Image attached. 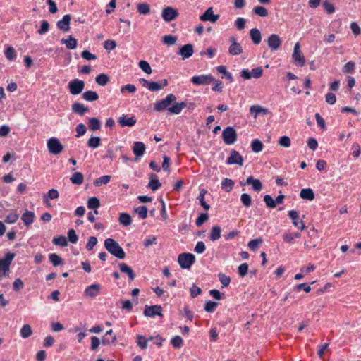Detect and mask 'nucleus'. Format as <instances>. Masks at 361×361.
Instances as JSON below:
<instances>
[{
    "instance_id": "nucleus-1",
    "label": "nucleus",
    "mask_w": 361,
    "mask_h": 361,
    "mask_svg": "<svg viewBox=\"0 0 361 361\" xmlns=\"http://www.w3.org/2000/svg\"><path fill=\"white\" fill-rule=\"evenodd\" d=\"M104 247L106 250L118 259H123L126 253L119 244L113 238H106L104 240Z\"/></svg>"
},
{
    "instance_id": "nucleus-2",
    "label": "nucleus",
    "mask_w": 361,
    "mask_h": 361,
    "mask_svg": "<svg viewBox=\"0 0 361 361\" xmlns=\"http://www.w3.org/2000/svg\"><path fill=\"white\" fill-rule=\"evenodd\" d=\"M15 257V254L8 252L4 259H0V279L3 276H8L10 271V265Z\"/></svg>"
},
{
    "instance_id": "nucleus-3",
    "label": "nucleus",
    "mask_w": 361,
    "mask_h": 361,
    "mask_svg": "<svg viewBox=\"0 0 361 361\" xmlns=\"http://www.w3.org/2000/svg\"><path fill=\"white\" fill-rule=\"evenodd\" d=\"M177 99L176 97L173 94H168L165 99H161L154 104V109L156 111H162L165 109H168L170 106L176 102Z\"/></svg>"
},
{
    "instance_id": "nucleus-4",
    "label": "nucleus",
    "mask_w": 361,
    "mask_h": 361,
    "mask_svg": "<svg viewBox=\"0 0 361 361\" xmlns=\"http://www.w3.org/2000/svg\"><path fill=\"white\" fill-rule=\"evenodd\" d=\"M195 261V256L192 253H181L178 257V262L182 269H189Z\"/></svg>"
},
{
    "instance_id": "nucleus-5",
    "label": "nucleus",
    "mask_w": 361,
    "mask_h": 361,
    "mask_svg": "<svg viewBox=\"0 0 361 361\" xmlns=\"http://www.w3.org/2000/svg\"><path fill=\"white\" fill-rule=\"evenodd\" d=\"M47 148L49 152L54 154H59L63 150V146L56 137H51L47 141Z\"/></svg>"
},
{
    "instance_id": "nucleus-6",
    "label": "nucleus",
    "mask_w": 361,
    "mask_h": 361,
    "mask_svg": "<svg viewBox=\"0 0 361 361\" xmlns=\"http://www.w3.org/2000/svg\"><path fill=\"white\" fill-rule=\"evenodd\" d=\"M222 138L226 145H233L237 140L236 130L231 126L226 128L223 130Z\"/></svg>"
},
{
    "instance_id": "nucleus-7",
    "label": "nucleus",
    "mask_w": 361,
    "mask_h": 361,
    "mask_svg": "<svg viewBox=\"0 0 361 361\" xmlns=\"http://www.w3.org/2000/svg\"><path fill=\"white\" fill-rule=\"evenodd\" d=\"M68 87L71 94L78 95L83 91L85 82L78 79H74L68 82Z\"/></svg>"
},
{
    "instance_id": "nucleus-8",
    "label": "nucleus",
    "mask_w": 361,
    "mask_h": 361,
    "mask_svg": "<svg viewBox=\"0 0 361 361\" xmlns=\"http://www.w3.org/2000/svg\"><path fill=\"white\" fill-rule=\"evenodd\" d=\"M293 59L296 66L302 67L305 64V57L300 51V45L299 42H296L294 46Z\"/></svg>"
},
{
    "instance_id": "nucleus-9",
    "label": "nucleus",
    "mask_w": 361,
    "mask_h": 361,
    "mask_svg": "<svg viewBox=\"0 0 361 361\" xmlns=\"http://www.w3.org/2000/svg\"><path fill=\"white\" fill-rule=\"evenodd\" d=\"M179 13L177 9L168 6L162 10L161 16L165 22H171L174 20Z\"/></svg>"
},
{
    "instance_id": "nucleus-10",
    "label": "nucleus",
    "mask_w": 361,
    "mask_h": 361,
    "mask_svg": "<svg viewBox=\"0 0 361 361\" xmlns=\"http://www.w3.org/2000/svg\"><path fill=\"white\" fill-rule=\"evenodd\" d=\"M263 70L261 67L253 68L252 71L247 69H243L240 73V76L245 80H250L252 78H259L262 75Z\"/></svg>"
},
{
    "instance_id": "nucleus-11",
    "label": "nucleus",
    "mask_w": 361,
    "mask_h": 361,
    "mask_svg": "<svg viewBox=\"0 0 361 361\" xmlns=\"http://www.w3.org/2000/svg\"><path fill=\"white\" fill-rule=\"evenodd\" d=\"M215 79L211 75H195L191 78V82L197 85H209Z\"/></svg>"
},
{
    "instance_id": "nucleus-12",
    "label": "nucleus",
    "mask_w": 361,
    "mask_h": 361,
    "mask_svg": "<svg viewBox=\"0 0 361 361\" xmlns=\"http://www.w3.org/2000/svg\"><path fill=\"white\" fill-rule=\"evenodd\" d=\"M162 308L160 305H146L144 314L146 317H153L154 316L163 317L162 314Z\"/></svg>"
},
{
    "instance_id": "nucleus-13",
    "label": "nucleus",
    "mask_w": 361,
    "mask_h": 361,
    "mask_svg": "<svg viewBox=\"0 0 361 361\" xmlns=\"http://www.w3.org/2000/svg\"><path fill=\"white\" fill-rule=\"evenodd\" d=\"M229 41L231 42V45L228 47V53L231 56H238L243 53V47L236 41V39L234 37H231L229 38Z\"/></svg>"
},
{
    "instance_id": "nucleus-14",
    "label": "nucleus",
    "mask_w": 361,
    "mask_h": 361,
    "mask_svg": "<svg viewBox=\"0 0 361 361\" xmlns=\"http://www.w3.org/2000/svg\"><path fill=\"white\" fill-rule=\"evenodd\" d=\"M267 44L271 51H276L281 46L282 40L276 34L271 35L267 39Z\"/></svg>"
},
{
    "instance_id": "nucleus-15",
    "label": "nucleus",
    "mask_w": 361,
    "mask_h": 361,
    "mask_svg": "<svg viewBox=\"0 0 361 361\" xmlns=\"http://www.w3.org/2000/svg\"><path fill=\"white\" fill-rule=\"evenodd\" d=\"M101 286L98 283L87 286L84 291V296L89 298H96L100 293Z\"/></svg>"
},
{
    "instance_id": "nucleus-16",
    "label": "nucleus",
    "mask_w": 361,
    "mask_h": 361,
    "mask_svg": "<svg viewBox=\"0 0 361 361\" xmlns=\"http://www.w3.org/2000/svg\"><path fill=\"white\" fill-rule=\"evenodd\" d=\"M228 164H238L240 166L243 165V158L236 150H231L230 156L226 160Z\"/></svg>"
},
{
    "instance_id": "nucleus-17",
    "label": "nucleus",
    "mask_w": 361,
    "mask_h": 361,
    "mask_svg": "<svg viewBox=\"0 0 361 361\" xmlns=\"http://www.w3.org/2000/svg\"><path fill=\"white\" fill-rule=\"evenodd\" d=\"M288 216L293 221V224L301 231L305 228V225L302 220L299 221V212L296 210H290L288 212Z\"/></svg>"
},
{
    "instance_id": "nucleus-18",
    "label": "nucleus",
    "mask_w": 361,
    "mask_h": 361,
    "mask_svg": "<svg viewBox=\"0 0 361 361\" xmlns=\"http://www.w3.org/2000/svg\"><path fill=\"white\" fill-rule=\"evenodd\" d=\"M219 18V15L214 14L213 8H208L206 11L200 17L202 21H209L212 23H216Z\"/></svg>"
},
{
    "instance_id": "nucleus-19",
    "label": "nucleus",
    "mask_w": 361,
    "mask_h": 361,
    "mask_svg": "<svg viewBox=\"0 0 361 361\" xmlns=\"http://www.w3.org/2000/svg\"><path fill=\"white\" fill-rule=\"evenodd\" d=\"M71 16L69 14L65 15L63 18L57 22V27L63 32H68L70 30Z\"/></svg>"
},
{
    "instance_id": "nucleus-20",
    "label": "nucleus",
    "mask_w": 361,
    "mask_h": 361,
    "mask_svg": "<svg viewBox=\"0 0 361 361\" xmlns=\"http://www.w3.org/2000/svg\"><path fill=\"white\" fill-rule=\"evenodd\" d=\"M193 46L191 44H187L180 49L178 54L182 56L183 60H185L190 57L193 54Z\"/></svg>"
},
{
    "instance_id": "nucleus-21",
    "label": "nucleus",
    "mask_w": 361,
    "mask_h": 361,
    "mask_svg": "<svg viewBox=\"0 0 361 361\" xmlns=\"http://www.w3.org/2000/svg\"><path fill=\"white\" fill-rule=\"evenodd\" d=\"M187 106V104L184 102H174L171 107L168 108L169 113L173 114H179L181 111Z\"/></svg>"
},
{
    "instance_id": "nucleus-22",
    "label": "nucleus",
    "mask_w": 361,
    "mask_h": 361,
    "mask_svg": "<svg viewBox=\"0 0 361 361\" xmlns=\"http://www.w3.org/2000/svg\"><path fill=\"white\" fill-rule=\"evenodd\" d=\"M120 271L128 275L130 280L133 281L135 278V274L133 270L126 264L125 263H119L118 264Z\"/></svg>"
},
{
    "instance_id": "nucleus-23",
    "label": "nucleus",
    "mask_w": 361,
    "mask_h": 361,
    "mask_svg": "<svg viewBox=\"0 0 361 361\" xmlns=\"http://www.w3.org/2000/svg\"><path fill=\"white\" fill-rule=\"evenodd\" d=\"M133 152L137 157L142 156L145 152V145L142 142H135Z\"/></svg>"
},
{
    "instance_id": "nucleus-24",
    "label": "nucleus",
    "mask_w": 361,
    "mask_h": 361,
    "mask_svg": "<svg viewBox=\"0 0 361 361\" xmlns=\"http://www.w3.org/2000/svg\"><path fill=\"white\" fill-rule=\"evenodd\" d=\"M246 184L252 185V188L255 191H260L262 188V184L259 179H256L252 176H249L246 180Z\"/></svg>"
},
{
    "instance_id": "nucleus-25",
    "label": "nucleus",
    "mask_w": 361,
    "mask_h": 361,
    "mask_svg": "<svg viewBox=\"0 0 361 361\" xmlns=\"http://www.w3.org/2000/svg\"><path fill=\"white\" fill-rule=\"evenodd\" d=\"M72 111L78 114L80 116L84 115L87 111H88V108L85 106L84 104L79 103V102H75L72 105Z\"/></svg>"
},
{
    "instance_id": "nucleus-26",
    "label": "nucleus",
    "mask_w": 361,
    "mask_h": 361,
    "mask_svg": "<svg viewBox=\"0 0 361 361\" xmlns=\"http://www.w3.org/2000/svg\"><path fill=\"white\" fill-rule=\"evenodd\" d=\"M61 43L65 44L68 49H75L78 45V41L72 35H70L68 39H62Z\"/></svg>"
},
{
    "instance_id": "nucleus-27",
    "label": "nucleus",
    "mask_w": 361,
    "mask_h": 361,
    "mask_svg": "<svg viewBox=\"0 0 361 361\" xmlns=\"http://www.w3.org/2000/svg\"><path fill=\"white\" fill-rule=\"evenodd\" d=\"M250 38L255 44H259L262 40V35L257 28H252L250 31Z\"/></svg>"
},
{
    "instance_id": "nucleus-28",
    "label": "nucleus",
    "mask_w": 361,
    "mask_h": 361,
    "mask_svg": "<svg viewBox=\"0 0 361 361\" xmlns=\"http://www.w3.org/2000/svg\"><path fill=\"white\" fill-rule=\"evenodd\" d=\"M149 179L150 180L148 184V187H149L152 190H157L161 187V184L159 181L156 174L151 173L149 175Z\"/></svg>"
},
{
    "instance_id": "nucleus-29",
    "label": "nucleus",
    "mask_w": 361,
    "mask_h": 361,
    "mask_svg": "<svg viewBox=\"0 0 361 361\" xmlns=\"http://www.w3.org/2000/svg\"><path fill=\"white\" fill-rule=\"evenodd\" d=\"M100 207L99 200L96 197L89 198L87 200V207L89 209H94V214H98V210L97 209Z\"/></svg>"
},
{
    "instance_id": "nucleus-30",
    "label": "nucleus",
    "mask_w": 361,
    "mask_h": 361,
    "mask_svg": "<svg viewBox=\"0 0 361 361\" xmlns=\"http://www.w3.org/2000/svg\"><path fill=\"white\" fill-rule=\"evenodd\" d=\"M300 196L302 199L307 200H313L315 197L314 191L311 188H305L301 190Z\"/></svg>"
},
{
    "instance_id": "nucleus-31",
    "label": "nucleus",
    "mask_w": 361,
    "mask_h": 361,
    "mask_svg": "<svg viewBox=\"0 0 361 361\" xmlns=\"http://www.w3.org/2000/svg\"><path fill=\"white\" fill-rule=\"evenodd\" d=\"M118 122L121 126H133L135 124L136 120L134 117L126 118V116L123 115L118 118Z\"/></svg>"
},
{
    "instance_id": "nucleus-32",
    "label": "nucleus",
    "mask_w": 361,
    "mask_h": 361,
    "mask_svg": "<svg viewBox=\"0 0 361 361\" xmlns=\"http://www.w3.org/2000/svg\"><path fill=\"white\" fill-rule=\"evenodd\" d=\"M59 196V192L55 189H51L49 190L47 194L43 195L44 202L46 204H49V200H54L58 198Z\"/></svg>"
},
{
    "instance_id": "nucleus-33",
    "label": "nucleus",
    "mask_w": 361,
    "mask_h": 361,
    "mask_svg": "<svg viewBox=\"0 0 361 361\" xmlns=\"http://www.w3.org/2000/svg\"><path fill=\"white\" fill-rule=\"evenodd\" d=\"M82 97L88 102H94L99 99V95L94 91L88 90L82 94Z\"/></svg>"
},
{
    "instance_id": "nucleus-34",
    "label": "nucleus",
    "mask_w": 361,
    "mask_h": 361,
    "mask_svg": "<svg viewBox=\"0 0 361 361\" xmlns=\"http://www.w3.org/2000/svg\"><path fill=\"white\" fill-rule=\"evenodd\" d=\"M34 218H35L34 212H30V211H26V212H25L22 215L21 219L26 226H29L33 222Z\"/></svg>"
},
{
    "instance_id": "nucleus-35",
    "label": "nucleus",
    "mask_w": 361,
    "mask_h": 361,
    "mask_svg": "<svg viewBox=\"0 0 361 361\" xmlns=\"http://www.w3.org/2000/svg\"><path fill=\"white\" fill-rule=\"evenodd\" d=\"M221 228L219 226L212 227L209 238L212 241H215L221 238Z\"/></svg>"
},
{
    "instance_id": "nucleus-36",
    "label": "nucleus",
    "mask_w": 361,
    "mask_h": 361,
    "mask_svg": "<svg viewBox=\"0 0 361 361\" xmlns=\"http://www.w3.org/2000/svg\"><path fill=\"white\" fill-rule=\"evenodd\" d=\"M95 82L100 86H105L109 82V77L105 73H100L95 78Z\"/></svg>"
},
{
    "instance_id": "nucleus-37",
    "label": "nucleus",
    "mask_w": 361,
    "mask_h": 361,
    "mask_svg": "<svg viewBox=\"0 0 361 361\" xmlns=\"http://www.w3.org/2000/svg\"><path fill=\"white\" fill-rule=\"evenodd\" d=\"M118 221L124 226H128L132 224L131 216L127 213H121Z\"/></svg>"
},
{
    "instance_id": "nucleus-38",
    "label": "nucleus",
    "mask_w": 361,
    "mask_h": 361,
    "mask_svg": "<svg viewBox=\"0 0 361 361\" xmlns=\"http://www.w3.org/2000/svg\"><path fill=\"white\" fill-rule=\"evenodd\" d=\"M264 147V144L258 139H255L252 141L251 149L255 153L260 152Z\"/></svg>"
},
{
    "instance_id": "nucleus-39",
    "label": "nucleus",
    "mask_w": 361,
    "mask_h": 361,
    "mask_svg": "<svg viewBox=\"0 0 361 361\" xmlns=\"http://www.w3.org/2000/svg\"><path fill=\"white\" fill-rule=\"evenodd\" d=\"M84 176L80 172H75L71 177V181L73 184L81 185L83 183Z\"/></svg>"
},
{
    "instance_id": "nucleus-40",
    "label": "nucleus",
    "mask_w": 361,
    "mask_h": 361,
    "mask_svg": "<svg viewBox=\"0 0 361 361\" xmlns=\"http://www.w3.org/2000/svg\"><path fill=\"white\" fill-rule=\"evenodd\" d=\"M250 111L253 115L254 118H256L260 113L266 114L267 113V109L262 108L259 105H252L250 109Z\"/></svg>"
},
{
    "instance_id": "nucleus-41",
    "label": "nucleus",
    "mask_w": 361,
    "mask_h": 361,
    "mask_svg": "<svg viewBox=\"0 0 361 361\" xmlns=\"http://www.w3.org/2000/svg\"><path fill=\"white\" fill-rule=\"evenodd\" d=\"M32 334V330L29 324H25L20 329V336L23 338H27Z\"/></svg>"
},
{
    "instance_id": "nucleus-42",
    "label": "nucleus",
    "mask_w": 361,
    "mask_h": 361,
    "mask_svg": "<svg viewBox=\"0 0 361 361\" xmlns=\"http://www.w3.org/2000/svg\"><path fill=\"white\" fill-rule=\"evenodd\" d=\"M207 190L205 189H202L200 192V195L197 197V200L200 201V204L203 207L205 210H209L210 206L204 201V195L207 193Z\"/></svg>"
},
{
    "instance_id": "nucleus-43",
    "label": "nucleus",
    "mask_w": 361,
    "mask_h": 361,
    "mask_svg": "<svg viewBox=\"0 0 361 361\" xmlns=\"http://www.w3.org/2000/svg\"><path fill=\"white\" fill-rule=\"evenodd\" d=\"M50 262L54 267H57L59 265H61L63 264V259L60 256L56 254L52 253L49 256Z\"/></svg>"
},
{
    "instance_id": "nucleus-44",
    "label": "nucleus",
    "mask_w": 361,
    "mask_h": 361,
    "mask_svg": "<svg viewBox=\"0 0 361 361\" xmlns=\"http://www.w3.org/2000/svg\"><path fill=\"white\" fill-rule=\"evenodd\" d=\"M111 180V176H109V175H105V176H103L100 178H98L97 179H95L94 180V183L93 184L96 186V187H99L101 186L102 184H106L108 183Z\"/></svg>"
},
{
    "instance_id": "nucleus-45",
    "label": "nucleus",
    "mask_w": 361,
    "mask_h": 361,
    "mask_svg": "<svg viewBox=\"0 0 361 361\" xmlns=\"http://www.w3.org/2000/svg\"><path fill=\"white\" fill-rule=\"evenodd\" d=\"M137 11L142 15H147L150 12V8L147 3H140L137 6Z\"/></svg>"
},
{
    "instance_id": "nucleus-46",
    "label": "nucleus",
    "mask_w": 361,
    "mask_h": 361,
    "mask_svg": "<svg viewBox=\"0 0 361 361\" xmlns=\"http://www.w3.org/2000/svg\"><path fill=\"white\" fill-rule=\"evenodd\" d=\"M148 340L142 335L137 336V344L142 350H145L147 348Z\"/></svg>"
},
{
    "instance_id": "nucleus-47",
    "label": "nucleus",
    "mask_w": 361,
    "mask_h": 361,
    "mask_svg": "<svg viewBox=\"0 0 361 361\" xmlns=\"http://www.w3.org/2000/svg\"><path fill=\"white\" fill-rule=\"evenodd\" d=\"M234 182L231 179L225 178L221 183V188L227 192L232 190Z\"/></svg>"
},
{
    "instance_id": "nucleus-48",
    "label": "nucleus",
    "mask_w": 361,
    "mask_h": 361,
    "mask_svg": "<svg viewBox=\"0 0 361 361\" xmlns=\"http://www.w3.org/2000/svg\"><path fill=\"white\" fill-rule=\"evenodd\" d=\"M101 144V139L99 137H92L87 141V145L90 148H97Z\"/></svg>"
},
{
    "instance_id": "nucleus-49",
    "label": "nucleus",
    "mask_w": 361,
    "mask_h": 361,
    "mask_svg": "<svg viewBox=\"0 0 361 361\" xmlns=\"http://www.w3.org/2000/svg\"><path fill=\"white\" fill-rule=\"evenodd\" d=\"M171 343L175 348H180L183 345V340L180 336H176L171 340Z\"/></svg>"
},
{
    "instance_id": "nucleus-50",
    "label": "nucleus",
    "mask_w": 361,
    "mask_h": 361,
    "mask_svg": "<svg viewBox=\"0 0 361 361\" xmlns=\"http://www.w3.org/2000/svg\"><path fill=\"white\" fill-rule=\"evenodd\" d=\"M89 127L92 130H99L101 128V123L97 118H92L89 121Z\"/></svg>"
},
{
    "instance_id": "nucleus-51",
    "label": "nucleus",
    "mask_w": 361,
    "mask_h": 361,
    "mask_svg": "<svg viewBox=\"0 0 361 361\" xmlns=\"http://www.w3.org/2000/svg\"><path fill=\"white\" fill-rule=\"evenodd\" d=\"M53 243L56 245H59L62 247H66L68 245L67 240L65 236L60 235L57 238H54L53 239Z\"/></svg>"
},
{
    "instance_id": "nucleus-52",
    "label": "nucleus",
    "mask_w": 361,
    "mask_h": 361,
    "mask_svg": "<svg viewBox=\"0 0 361 361\" xmlns=\"http://www.w3.org/2000/svg\"><path fill=\"white\" fill-rule=\"evenodd\" d=\"M253 12L260 17H265L268 16L267 10L264 7L260 6L255 7L253 8Z\"/></svg>"
},
{
    "instance_id": "nucleus-53",
    "label": "nucleus",
    "mask_w": 361,
    "mask_h": 361,
    "mask_svg": "<svg viewBox=\"0 0 361 361\" xmlns=\"http://www.w3.org/2000/svg\"><path fill=\"white\" fill-rule=\"evenodd\" d=\"M139 67L147 74L152 73V68L149 63L146 61H140L139 62Z\"/></svg>"
},
{
    "instance_id": "nucleus-54",
    "label": "nucleus",
    "mask_w": 361,
    "mask_h": 361,
    "mask_svg": "<svg viewBox=\"0 0 361 361\" xmlns=\"http://www.w3.org/2000/svg\"><path fill=\"white\" fill-rule=\"evenodd\" d=\"M262 242L263 240L262 238H256L250 240L248 243L247 246L251 250L255 251Z\"/></svg>"
},
{
    "instance_id": "nucleus-55",
    "label": "nucleus",
    "mask_w": 361,
    "mask_h": 361,
    "mask_svg": "<svg viewBox=\"0 0 361 361\" xmlns=\"http://www.w3.org/2000/svg\"><path fill=\"white\" fill-rule=\"evenodd\" d=\"M177 41V37L171 35L163 37V42L169 46L173 45Z\"/></svg>"
},
{
    "instance_id": "nucleus-56",
    "label": "nucleus",
    "mask_w": 361,
    "mask_h": 361,
    "mask_svg": "<svg viewBox=\"0 0 361 361\" xmlns=\"http://www.w3.org/2000/svg\"><path fill=\"white\" fill-rule=\"evenodd\" d=\"M5 56L8 61H13L16 57L15 49L12 47H7L5 51Z\"/></svg>"
},
{
    "instance_id": "nucleus-57",
    "label": "nucleus",
    "mask_w": 361,
    "mask_h": 361,
    "mask_svg": "<svg viewBox=\"0 0 361 361\" xmlns=\"http://www.w3.org/2000/svg\"><path fill=\"white\" fill-rule=\"evenodd\" d=\"M135 212L138 214L142 219H145L147 216V208L145 206L139 207L135 209Z\"/></svg>"
},
{
    "instance_id": "nucleus-58",
    "label": "nucleus",
    "mask_w": 361,
    "mask_h": 361,
    "mask_svg": "<svg viewBox=\"0 0 361 361\" xmlns=\"http://www.w3.org/2000/svg\"><path fill=\"white\" fill-rule=\"evenodd\" d=\"M279 145L283 147H289L291 144V141L289 137L283 135L279 140Z\"/></svg>"
},
{
    "instance_id": "nucleus-59",
    "label": "nucleus",
    "mask_w": 361,
    "mask_h": 361,
    "mask_svg": "<svg viewBox=\"0 0 361 361\" xmlns=\"http://www.w3.org/2000/svg\"><path fill=\"white\" fill-rule=\"evenodd\" d=\"M218 277H219L220 282L222 284L223 288L227 287L230 284L231 279L229 276H226L223 273H220V274H219Z\"/></svg>"
},
{
    "instance_id": "nucleus-60",
    "label": "nucleus",
    "mask_w": 361,
    "mask_h": 361,
    "mask_svg": "<svg viewBox=\"0 0 361 361\" xmlns=\"http://www.w3.org/2000/svg\"><path fill=\"white\" fill-rule=\"evenodd\" d=\"M240 200H241L243 204L246 207H248L252 204L251 197L250 195H248L247 193H243L241 195Z\"/></svg>"
},
{
    "instance_id": "nucleus-61",
    "label": "nucleus",
    "mask_w": 361,
    "mask_h": 361,
    "mask_svg": "<svg viewBox=\"0 0 361 361\" xmlns=\"http://www.w3.org/2000/svg\"><path fill=\"white\" fill-rule=\"evenodd\" d=\"M217 305V302L209 300L204 305V310L207 312H212L215 310Z\"/></svg>"
},
{
    "instance_id": "nucleus-62",
    "label": "nucleus",
    "mask_w": 361,
    "mask_h": 361,
    "mask_svg": "<svg viewBox=\"0 0 361 361\" xmlns=\"http://www.w3.org/2000/svg\"><path fill=\"white\" fill-rule=\"evenodd\" d=\"M264 201L269 208H275L276 207V203L275 200L270 196L269 195H266L264 197Z\"/></svg>"
},
{
    "instance_id": "nucleus-63",
    "label": "nucleus",
    "mask_w": 361,
    "mask_h": 361,
    "mask_svg": "<svg viewBox=\"0 0 361 361\" xmlns=\"http://www.w3.org/2000/svg\"><path fill=\"white\" fill-rule=\"evenodd\" d=\"M322 6L327 13L331 14L335 12L334 6L331 3L329 2L328 1H324L322 4Z\"/></svg>"
},
{
    "instance_id": "nucleus-64",
    "label": "nucleus",
    "mask_w": 361,
    "mask_h": 361,
    "mask_svg": "<svg viewBox=\"0 0 361 361\" xmlns=\"http://www.w3.org/2000/svg\"><path fill=\"white\" fill-rule=\"evenodd\" d=\"M209 219V215L207 213H202L200 215V216L196 220V225L197 226H202L204 223H205Z\"/></svg>"
}]
</instances>
